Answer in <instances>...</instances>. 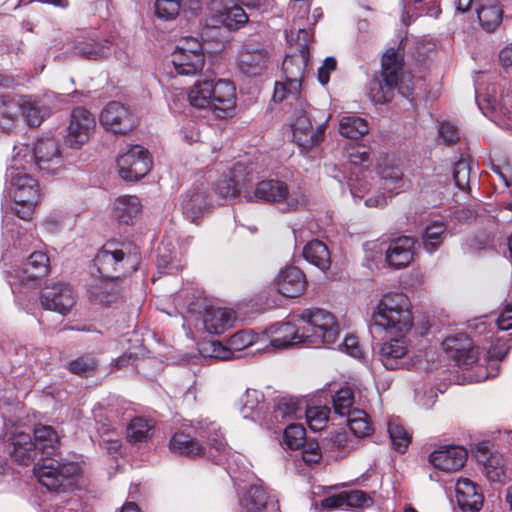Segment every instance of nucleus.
Segmentation results:
<instances>
[{"instance_id":"7c9ffc66","label":"nucleus","mask_w":512,"mask_h":512,"mask_svg":"<svg viewBox=\"0 0 512 512\" xmlns=\"http://www.w3.org/2000/svg\"><path fill=\"white\" fill-rule=\"evenodd\" d=\"M233 321L234 313L230 309L207 306L204 310L203 324L211 334H222L232 327Z\"/></svg>"},{"instance_id":"603ef678","label":"nucleus","mask_w":512,"mask_h":512,"mask_svg":"<svg viewBox=\"0 0 512 512\" xmlns=\"http://www.w3.org/2000/svg\"><path fill=\"white\" fill-rule=\"evenodd\" d=\"M284 443L291 450L302 448L306 441V430L301 424H289L284 430Z\"/></svg>"},{"instance_id":"4c0bfd02","label":"nucleus","mask_w":512,"mask_h":512,"mask_svg":"<svg viewBox=\"0 0 512 512\" xmlns=\"http://www.w3.org/2000/svg\"><path fill=\"white\" fill-rule=\"evenodd\" d=\"M303 257L321 270H327L331 264L330 252L325 243L314 239L303 248Z\"/></svg>"},{"instance_id":"6ab92c4d","label":"nucleus","mask_w":512,"mask_h":512,"mask_svg":"<svg viewBox=\"0 0 512 512\" xmlns=\"http://www.w3.org/2000/svg\"><path fill=\"white\" fill-rule=\"evenodd\" d=\"M35 165L43 173L50 174L62 165L59 144L54 138L38 139L33 148Z\"/></svg>"},{"instance_id":"473e14b6","label":"nucleus","mask_w":512,"mask_h":512,"mask_svg":"<svg viewBox=\"0 0 512 512\" xmlns=\"http://www.w3.org/2000/svg\"><path fill=\"white\" fill-rule=\"evenodd\" d=\"M272 338L270 344L276 349H285L292 347L298 343L304 342V334L300 335L295 325L291 323H281L270 329Z\"/></svg>"},{"instance_id":"ea45409f","label":"nucleus","mask_w":512,"mask_h":512,"mask_svg":"<svg viewBox=\"0 0 512 512\" xmlns=\"http://www.w3.org/2000/svg\"><path fill=\"white\" fill-rule=\"evenodd\" d=\"M447 225L442 221L428 224L422 233L423 246L429 253L436 251L447 237Z\"/></svg>"},{"instance_id":"e433bc0d","label":"nucleus","mask_w":512,"mask_h":512,"mask_svg":"<svg viewBox=\"0 0 512 512\" xmlns=\"http://www.w3.org/2000/svg\"><path fill=\"white\" fill-rule=\"evenodd\" d=\"M72 49L75 54L88 60L101 59L109 52V47L105 44L84 37H76L72 42Z\"/></svg>"},{"instance_id":"5701e85b","label":"nucleus","mask_w":512,"mask_h":512,"mask_svg":"<svg viewBox=\"0 0 512 512\" xmlns=\"http://www.w3.org/2000/svg\"><path fill=\"white\" fill-rule=\"evenodd\" d=\"M276 285L279 293L288 298L301 296L307 287L304 272L296 266H287L278 274Z\"/></svg>"},{"instance_id":"cd10ccee","label":"nucleus","mask_w":512,"mask_h":512,"mask_svg":"<svg viewBox=\"0 0 512 512\" xmlns=\"http://www.w3.org/2000/svg\"><path fill=\"white\" fill-rule=\"evenodd\" d=\"M35 445L30 434L17 432L10 439L8 453L16 463L28 466L38 455Z\"/></svg>"},{"instance_id":"1a4fd4ad","label":"nucleus","mask_w":512,"mask_h":512,"mask_svg":"<svg viewBox=\"0 0 512 512\" xmlns=\"http://www.w3.org/2000/svg\"><path fill=\"white\" fill-rule=\"evenodd\" d=\"M119 175L124 180L137 181L148 174L152 168V157L141 145H130L117 158Z\"/></svg>"},{"instance_id":"680f3d73","label":"nucleus","mask_w":512,"mask_h":512,"mask_svg":"<svg viewBox=\"0 0 512 512\" xmlns=\"http://www.w3.org/2000/svg\"><path fill=\"white\" fill-rule=\"evenodd\" d=\"M253 343V335L245 330L236 332L229 339V345L234 350H242L244 348L251 346Z\"/></svg>"},{"instance_id":"37998d69","label":"nucleus","mask_w":512,"mask_h":512,"mask_svg":"<svg viewBox=\"0 0 512 512\" xmlns=\"http://www.w3.org/2000/svg\"><path fill=\"white\" fill-rule=\"evenodd\" d=\"M99 366L98 359L92 353H85L70 361L66 368L81 378L94 376Z\"/></svg>"},{"instance_id":"20e7f679","label":"nucleus","mask_w":512,"mask_h":512,"mask_svg":"<svg viewBox=\"0 0 512 512\" xmlns=\"http://www.w3.org/2000/svg\"><path fill=\"white\" fill-rule=\"evenodd\" d=\"M409 300L404 294H387L379 302L372 314L371 325L384 330L394 329L406 333L413 325Z\"/></svg>"},{"instance_id":"7ed1b4c3","label":"nucleus","mask_w":512,"mask_h":512,"mask_svg":"<svg viewBox=\"0 0 512 512\" xmlns=\"http://www.w3.org/2000/svg\"><path fill=\"white\" fill-rule=\"evenodd\" d=\"M403 40L400 41L397 49L389 48L383 54L381 59V76L382 81L372 83L369 91L371 99L378 104L390 102L394 96L395 89L403 96H409L411 90L407 88V92L398 87L400 75L404 65V49L401 48Z\"/></svg>"},{"instance_id":"0e129e2a","label":"nucleus","mask_w":512,"mask_h":512,"mask_svg":"<svg viewBox=\"0 0 512 512\" xmlns=\"http://www.w3.org/2000/svg\"><path fill=\"white\" fill-rule=\"evenodd\" d=\"M263 394L256 389H247L243 398V409L254 411L263 402Z\"/></svg>"},{"instance_id":"052dcab7","label":"nucleus","mask_w":512,"mask_h":512,"mask_svg":"<svg viewBox=\"0 0 512 512\" xmlns=\"http://www.w3.org/2000/svg\"><path fill=\"white\" fill-rule=\"evenodd\" d=\"M510 349V346L507 344L506 341L497 339L494 341L491 346L489 347L487 351V362L495 361L500 362L502 361L505 356L508 354Z\"/></svg>"},{"instance_id":"72a5a7b5","label":"nucleus","mask_w":512,"mask_h":512,"mask_svg":"<svg viewBox=\"0 0 512 512\" xmlns=\"http://www.w3.org/2000/svg\"><path fill=\"white\" fill-rule=\"evenodd\" d=\"M142 205L137 196L124 195L115 200L114 216L119 223L131 225L140 216Z\"/></svg>"},{"instance_id":"a211bd4d","label":"nucleus","mask_w":512,"mask_h":512,"mask_svg":"<svg viewBox=\"0 0 512 512\" xmlns=\"http://www.w3.org/2000/svg\"><path fill=\"white\" fill-rule=\"evenodd\" d=\"M40 301L45 310L65 315L75 305L76 296L68 284L55 283L42 289Z\"/></svg>"},{"instance_id":"338daca9","label":"nucleus","mask_w":512,"mask_h":512,"mask_svg":"<svg viewBox=\"0 0 512 512\" xmlns=\"http://www.w3.org/2000/svg\"><path fill=\"white\" fill-rule=\"evenodd\" d=\"M292 96L297 98L298 95L294 96L289 92V86L287 82H276L272 99L274 102H282L284 99Z\"/></svg>"},{"instance_id":"58836bf2","label":"nucleus","mask_w":512,"mask_h":512,"mask_svg":"<svg viewBox=\"0 0 512 512\" xmlns=\"http://www.w3.org/2000/svg\"><path fill=\"white\" fill-rule=\"evenodd\" d=\"M303 402L293 397H281L277 400L273 410L276 422H285L298 419L304 413Z\"/></svg>"},{"instance_id":"4468645a","label":"nucleus","mask_w":512,"mask_h":512,"mask_svg":"<svg viewBox=\"0 0 512 512\" xmlns=\"http://www.w3.org/2000/svg\"><path fill=\"white\" fill-rule=\"evenodd\" d=\"M309 46L301 44L296 53L287 55L282 63V72L289 86V92L299 95L305 70L309 62Z\"/></svg>"},{"instance_id":"a878e982","label":"nucleus","mask_w":512,"mask_h":512,"mask_svg":"<svg viewBox=\"0 0 512 512\" xmlns=\"http://www.w3.org/2000/svg\"><path fill=\"white\" fill-rule=\"evenodd\" d=\"M202 437L205 438V445H203L205 450L200 457H205L217 465L226 464L232 455V449L229 447L223 433L220 430L213 429Z\"/></svg>"},{"instance_id":"5fc2aeb1","label":"nucleus","mask_w":512,"mask_h":512,"mask_svg":"<svg viewBox=\"0 0 512 512\" xmlns=\"http://www.w3.org/2000/svg\"><path fill=\"white\" fill-rule=\"evenodd\" d=\"M310 428L314 431L322 430L329 419L330 410L327 407L304 408V413Z\"/></svg>"},{"instance_id":"49530a36","label":"nucleus","mask_w":512,"mask_h":512,"mask_svg":"<svg viewBox=\"0 0 512 512\" xmlns=\"http://www.w3.org/2000/svg\"><path fill=\"white\" fill-rule=\"evenodd\" d=\"M388 433L392 448L399 453L406 452L411 443L412 436L405 427L396 420H390L388 422Z\"/></svg>"},{"instance_id":"bf43d9fd","label":"nucleus","mask_w":512,"mask_h":512,"mask_svg":"<svg viewBox=\"0 0 512 512\" xmlns=\"http://www.w3.org/2000/svg\"><path fill=\"white\" fill-rule=\"evenodd\" d=\"M23 116L27 124L31 127H37L42 122L41 110L36 102H32L28 99L22 98L21 115Z\"/></svg>"},{"instance_id":"4be33fe9","label":"nucleus","mask_w":512,"mask_h":512,"mask_svg":"<svg viewBox=\"0 0 512 512\" xmlns=\"http://www.w3.org/2000/svg\"><path fill=\"white\" fill-rule=\"evenodd\" d=\"M87 294L91 302L106 306L110 305L121 296L120 281L104 276L95 278L88 285Z\"/></svg>"},{"instance_id":"3c124183","label":"nucleus","mask_w":512,"mask_h":512,"mask_svg":"<svg viewBox=\"0 0 512 512\" xmlns=\"http://www.w3.org/2000/svg\"><path fill=\"white\" fill-rule=\"evenodd\" d=\"M378 170L383 180L390 181L395 185L394 189L402 188L403 171L399 165L389 163L388 157H385L383 163H378Z\"/></svg>"},{"instance_id":"ddd939ff","label":"nucleus","mask_w":512,"mask_h":512,"mask_svg":"<svg viewBox=\"0 0 512 512\" xmlns=\"http://www.w3.org/2000/svg\"><path fill=\"white\" fill-rule=\"evenodd\" d=\"M300 316L312 326V335L321 338L322 343L332 344L337 340L339 325L332 313L321 308H308Z\"/></svg>"},{"instance_id":"09e8293b","label":"nucleus","mask_w":512,"mask_h":512,"mask_svg":"<svg viewBox=\"0 0 512 512\" xmlns=\"http://www.w3.org/2000/svg\"><path fill=\"white\" fill-rule=\"evenodd\" d=\"M484 472L491 482H503L506 476L505 459L502 454L491 453L484 462Z\"/></svg>"},{"instance_id":"f8f14e48","label":"nucleus","mask_w":512,"mask_h":512,"mask_svg":"<svg viewBox=\"0 0 512 512\" xmlns=\"http://www.w3.org/2000/svg\"><path fill=\"white\" fill-rule=\"evenodd\" d=\"M10 182L14 187L12 193L15 204L26 208L25 216L33 214L34 207L40 200L37 181L30 175L13 168L10 172Z\"/></svg>"},{"instance_id":"69168bd1","label":"nucleus","mask_w":512,"mask_h":512,"mask_svg":"<svg viewBox=\"0 0 512 512\" xmlns=\"http://www.w3.org/2000/svg\"><path fill=\"white\" fill-rule=\"evenodd\" d=\"M343 346L350 356L356 359H359L363 356V352L359 346L357 337L353 335L346 336L343 342Z\"/></svg>"},{"instance_id":"f3484780","label":"nucleus","mask_w":512,"mask_h":512,"mask_svg":"<svg viewBox=\"0 0 512 512\" xmlns=\"http://www.w3.org/2000/svg\"><path fill=\"white\" fill-rule=\"evenodd\" d=\"M442 347L448 356L463 368L471 367L479 359L478 347L473 345L465 333L445 338Z\"/></svg>"},{"instance_id":"774afa93","label":"nucleus","mask_w":512,"mask_h":512,"mask_svg":"<svg viewBox=\"0 0 512 512\" xmlns=\"http://www.w3.org/2000/svg\"><path fill=\"white\" fill-rule=\"evenodd\" d=\"M511 317H512V306L506 305V307L502 310V312L497 320L498 328L503 331L512 329V324L508 323V321L511 320Z\"/></svg>"},{"instance_id":"393cba45","label":"nucleus","mask_w":512,"mask_h":512,"mask_svg":"<svg viewBox=\"0 0 512 512\" xmlns=\"http://www.w3.org/2000/svg\"><path fill=\"white\" fill-rule=\"evenodd\" d=\"M373 499L362 490L342 491L325 497L321 506L327 510L364 508L372 505Z\"/></svg>"},{"instance_id":"f257e3e1","label":"nucleus","mask_w":512,"mask_h":512,"mask_svg":"<svg viewBox=\"0 0 512 512\" xmlns=\"http://www.w3.org/2000/svg\"><path fill=\"white\" fill-rule=\"evenodd\" d=\"M188 101L196 109H208L215 117L225 119L236 108V88L226 79L197 80L188 92Z\"/></svg>"},{"instance_id":"79ce46f5","label":"nucleus","mask_w":512,"mask_h":512,"mask_svg":"<svg viewBox=\"0 0 512 512\" xmlns=\"http://www.w3.org/2000/svg\"><path fill=\"white\" fill-rule=\"evenodd\" d=\"M268 494L257 485L250 486L241 498V505L246 512H263L267 506Z\"/></svg>"},{"instance_id":"412c9836","label":"nucleus","mask_w":512,"mask_h":512,"mask_svg":"<svg viewBox=\"0 0 512 512\" xmlns=\"http://www.w3.org/2000/svg\"><path fill=\"white\" fill-rule=\"evenodd\" d=\"M467 450L462 446H444L432 452L429 456L430 463L444 472H456L466 463Z\"/></svg>"},{"instance_id":"b1692460","label":"nucleus","mask_w":512,"mask_h":512,"mask_svg":"<svg viewBox=\"0 0 512 512\" xmlns=\"http://www.w3.org/2000/svg\"><path fill=\"white\" fill-rule=\"evenodd\" d=\"M455 491L458 506L463 512H478L482 508L484 502L482 490L470 479H459Z\"/></svg>"},{"instance_id":"dca6fc26","label":"nucleus","mask_w":512,"mask_h":512,"mask_svg":"<svg viewBox=\"0 0 512 512\" xmlns=\"http://www.w3.org/2000/svg\"><path fill=\"white\" fill-rule=\"evenodd\" d=\"M14 271L15 277L19 280L21 285L36 288L50 272L49 257L44 252H33L26 262L23 263L22 267Z\"/></svg>"},{"instance_id":"6e6552de","label":"nucleus","mask_w":512,"mask_h":512,"mask_svg":"<svg viewBox=\"0 0 512 512\" xmlns=\"http://www.w3.org/2000/svg\"><path fill=\"white\" fill-rule=\"evenodd\" d=\"M172 63L179 75L194 76L201 72L205 64L202 43L195 38H187L172 53Z\"/></svg>"},{"instance_id":"bb28decb","label":"nucleus","mask_w":512,"mask_h":512,"mask_svg":"<svg viewBox=\"0 0 512 512\" xmlns=\"http://www.w3.org/2000/svg\"><path fill=\"white\" fill-rule=\"evenodd\" d=\"M416 240L410 236H401L392 240L386 251V260L391 267L400 269L408 266L414 257Z\"/></svg>"},{"instance_id":"de8ad7c7","label":"nucleus","mask_w":512,"mask_h":512,"mask_svg":"<svg viewBox=\"0 0 512 512\" xmlns=\"http://www.w3.org/2000/svg\"><path fill=\"white\" fill-rule=\"evenodd\" d=\"M348 426L351 432L357 437H366L372 434L373 426L369 416L363 410L354 409L348 415Z\"/></svg>"},{"instance_id":"423d86ee","label":"nucleus","mask_w":512,"mask_h":512,"mask_svg":"<svg viewBox=\"0 0 512 512\" xmlns=\"http://www.w3.org/2000/svg\"><path fill=\"white\" fill-rule=\"evenodd\" d=\"M257 201L269 204L286 203L288 211H294L305 205L306 197L301 192H289L288 185L281 180L268 179L257 183L254 189Z\"/></svg>"},{"instance_id":"8fccbe9b","label":"nucleus","mask_w":512,"mask_h":512,"mask_svg":"<svg viewBox=\"0 0 512 512\" xmlns=\"http://www.w3.org/2000/svg\"><path fill=\"white\" fill-rule=\"evenodd\" d=\"M354 393L351 388L344 387L338 390L333 396V409L339 416H348L354 409Z\"/></svg>"},{"instance_id":"c756f323","label":"nucleus","mask_w":512,"mask_h":512,"mask_svg":"<svg viewBox=\"0 0 512 512\" xmlns=\"http://www.w3.org/2000/svg\"><path fill=\"white\" fill-rule=\"evenodd\" d=\"M407 353V340L401 336L384 342L379 351V358L386 369L396 370L401 367L402 360Z\"/></svg>"},{"instance_id":"0eeeda50","label":"nucleus","mask_w":512,"mask_h":512,"mask_svg":"<svg viewBox=\"0 0 512 512\" xmlns=\"http://www.w3.org/2000/svg\"><path fill=\"white\" fill-rule=\"evenodd\" d=\"M208 20L214 27L237 31L247 24L249 17L237 0H210Z\"/></svg>"},{"instance_id":"9d476101","label":"nucleus","mask_w":512,"mask_h":512,"mask_svg":"<svg viewBox=\"0 0 512 512\" xmlns=\"http://www.w3.org/2000/svg\"><path fill=\"white\" fill-rule=\"evenodd\" d=\"M99 121L106 130L119 135L128 134L136 127L134 113L118 101H111L102 109Z\"/></svg>"},{"instance_id":"a19ab883","label":"nucleus","mask_w":512,"mask_h":512,"mask_svg":"<svg viewBox=\"0 0 512 512\" xmlns=\"http://www.w3.org/2000/svg\"><path fill=\"white\" fill-rule=\"evenodd\" d=\"M238 168H241V166H235L232 170V175L224 176L218 180L216 184V193L222 198H236L243 192L245 182L244 179L240 181L237 174Z\"/></svg>"},{"instance_id":"9b49d317","label":"nucleus","mask_w":512,"mask_h":512,"mask_svg":"<svg viewBox=\"0 0 512 512\" xmlns=\"http://www.w3.org/2000/svg\"><path fill=\"white\" fill-rule=\"evenodd\" d=\"M95 127V117L89 110L83 107L74 108L70 114L65 143L71 148H80L89 141Z\"/></svg>"},{"instance_id":"e2e57ef3","label":"nucleus","mask_w":512,"mask_h":512,"mask_svg":"<svg viewBox=\"0 0 512 512\" xmlns=\"http://www.w3.org/2000/svg\"><path fill=\"white\" fill-rule=\"evenodd\" d=\"M439 135L449 146L457 143L460 138L458 128L450 122L440 124Z\"/></svg>"},{"instance_id":"f704fd0d","label":"nucleus","mask_w":512,"mask_h":512,"mask_svg":"<svg viewBox=\"0 0 512 512\" xmlns=\"http://www.w3.org/2000/svg\"><path fill=\"white\" fill-rule=\"evenodd\" d=\"M170 450L178 455L195 459L204 453L203 444L184 432H176L169 442Z\"/></svg>"},{"instance_id":"c85d7f7f","label":"nucleus","mask_w":512,"mask_h":512,"mask_svg":"<svg viewBox=\"0 0 512 512\" xmlns=\"http://www.w3.org/2000/svg\"><path fill=\"white\" fill-rule=\"evenodd\" d=\"M210 207L209 193L206 188L193 186L186 194L182 202V211L187 219L196 222Z\"/></svg>"},{"instance_id":"2eb2a0df","label":"nucleus","mask_w":512,"mask_h":512,"mask_svg":"<svg viewBox=\"0 0 512 512\" xmlns=\"http://www.w3.org/2000/svg\"><path fill=\"white\" fill-rule=\"evenodd\" d=\"M326 122L327 120L314 129L308 112L306 110L299 111L291 124L294 142L303 150H311L323 141Z\"/></svg>"},{"instance_id":"864d4df0","label":"nucleus","mask_w":512,"mask_h":512,"mask_svg":"<svg viewBox=\"0 0 512 512\" xmlns=\"http://www.w3.org/2000/svg\"><path fill=\"white\" fill-rule=\"evenodd\" d=\"M345 156L353 165L370 164V147L358 143L350 142L345 146Z\"/></svg>"},{"instance_id":"aec40b11","label":"nucleus","mask_w":512,"mask_h":512,"mask_svg":"<svg viewBox=\"0 0 512 512\" xmlns=\"http://www.w3.org/2000/svg\"><path fill=\"white\" fill-rule=\"evenodd\" d=\"M269 56L266 49L259 44L245 42L238 54V68L247 76H256L266 68Z\"/></svg>"},{"instance_id":"6e6d98bb","label":"nucleus","mask_w":512,"mask_h":512,"mask_svg":"<svg viewBox=\"0 0 512 512\" xmlns=\"http://www.w3.org/2000/svg\"><path fill=\"white\" fill-rule=\"evenodd\" d=\"M22 98L3 95L0 98V114L8 120H16L21 115Z\"/></svg>"},{"instance_id":"13d9d810","label":"nucleus","mask_w":512,"mask_h":512,"mask_svg":"<svg viewBox=\"0 0 512 512\" xmlns=\"http://www.w3.org/2000/svg\"><path fill=\"white\" fill-rule=\"evenodd\" d=\"M155 15L163 20L174 19L180 11V0H156Z\"/></svg>"},{"instance_id":"c03bdc74","label":"nucleus","mask_w":512,"mask_h":512,"mask_svg":"<svg viewBox=\"0 0 512 512\" xmlns=\"http://www.w3.org/2000/svg\"><path fill=\"white\" fill-rule=\"evenodd\" d=\"M341 135L350 139H358L368 133V123L358 116H345L339 124Z\"/></svg>"},{"instance_id":"f03ea898","label":"nucleus","mask_w":512,"mask_h":512,"mask_svg":"<svg viewBox=\"0 0 512 512\" xmlns=\"http://www.w3.org/2000/svg\"><path fill=\"white\" fill-rule=\"evenodd\" d=\"M94 265L101 276L120 281L135 272L140 265L139 249L125 242H107L93 259Z\"/></svg>"},{"instance_id":"c9c22d12","label":"nucleus","mask_w":512,"mask_h":512,"mask_svg":"<svg viewBox=\"0 0 512 512\" xmlns=\"http://www.w3.org/2000/svg\"><path fill=\"white\" fill-rule=\"evenodd\" d=\"M33 442L36 451L42 454H54L60 447V437L54 427L36 424L33 429Z\"/></svg>"},{"instance_id":"2f4dec72","label":"nucleus","mask_w":512,"mask_h":512,"mask_svg":"<svg viewBox=\"0 0 512 512\" xmlns=\"http://www.w3.org/2000/svg\"><path fill=\"white\" fill-rule=\"evenodd\" d=\"M476 12L480 26L487 32L495 31L502 22L503 10L498 0H480Z\"/></svg>"},{"instance_id":"4d7b16f0","label":"nucleus","mask_w":512,"mask_h":512,"mask_svg":"<svg viewBox=\"0 0 512 512\" xmlns=\"http://www.w3.org/2000/svg\"><path fill=\"white\" fill-rule=\"evenodd\" d=\"M470 173L471 167L469 162L464 159H460L454 164L453 167V179L456 186L462 191L470 190Z\"/></svg>"},{"instance_id":"39448f33","label":"nucleus","mask_w":512,"mask_h":512,"mask_svg":"<svg viewBox=\"0 0 512 512\" xmlns=\"http://www.w3.org/2000/svg\"><path fill=\"white\" fill-rule=\"evenodd\" d=\"M39 483L49 491L65 492L77 482L79 467L72 462L63 463L54 458H43L34 467Z\"/></svg>"},{"instance_id":"a18cd8bd","label":"nucleus","mask_w":512,"mask_h":512,"mask_svg":"<svg viewBox=\"0 0 512 512\" xmlns=\"http://www.w3.org/2000/svg\"><path fill=\"white\" fill-rule=\"evenodd\" d=\"M153 424L145 417H135L127 428V437L131 443L147 441L152 436Z\"/></svg>"}]
</instances>
